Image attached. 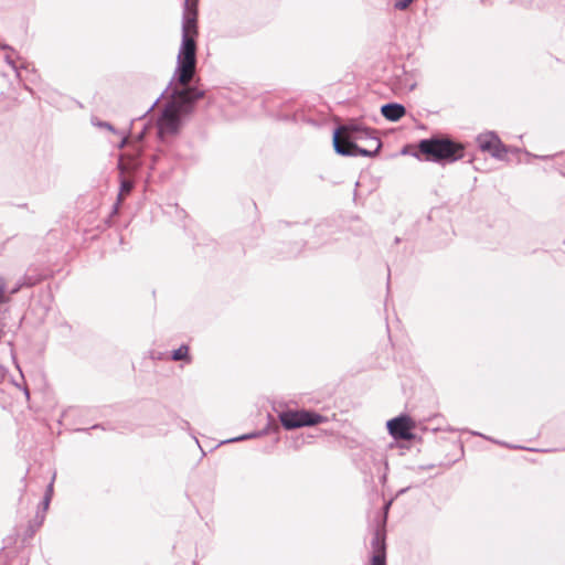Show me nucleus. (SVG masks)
<instances>
[{"label": "nucleus", "instance_id": "10", "mask_svg": "<svg viewBox=\"0 0 565 565\" xmlns=\"http://www.w3.org/2000/svg\"><path fill=\"white\" fill-rule=\"evenodd\" d=\"M171 359L173 361H190L189 356V347L185 344H182L177 350L172 351Z\"/></svg>", "mask_w": 565, "mask_h": 565}, {"label": "nucleus", "instance_id": "12", "mask_svg": "<svg viewBox=\"0 0 565 565\" xmlns=\"http://www.w3.org/2000/svg\"><path fill=\"white\" fill-rule=\"evenodd\" d=\"M395 10H406L414 0H392Z\"/></svg>", "mask_w": 565, "mask_h": 565}, {"label": "nucleus", "instance_id": "6", "mask_svg": "<svg viewBox=\"0 0 565 565\" xmlns=\"http://www.w3.org/2000/svg\"><path fill=\"white\" fill-rule=\"evenodd\" d=\"M386 426L390 435L396 440H411L414 437L412 433L414 423L407 415L390 419Z\"/></svg>", "mask_w": 565, "mask_h": 565}, {"label": "nucleus", "instance_id": "2", "mask_svg": "<svg viewBox=\"0 0 565 565\" xmlns=\"http://www.w3.org/2000/svg\"><path fill=\"white\" fill-rule=\"evenodd\" d=\"M382 147L374 129L359 120H350L340 125L333 132V148L341 156H362L372 158Z\"/></svg>", "mask_w": 565, "mask_h": 565}, {"label": "nucleus", "instance_id": "21", "mask_svg": "<svg viewBox=\"0 0 565 565\" xmlns=\"http://www.w3.org/2000/svg\"><path fill=\"white\" fill-rule=\"evenodd\" d=\"M189 426V422L183 420V425H181V428H186Z\"/></svg>", "mask_w": 565, "mask_h": 565}, {"label": "nucleus", "instance_id": "23", "mask_svg": "<svg viewBox=\"0 0 565 565\" xmlns=\"http://www.w3.org/2000/svg\"><path fill=\"white\" fill-rule=\"evenodd\" d=\"M361 147H370V142H362Z\"/></svg>", "mask_w": 565, "mask_h": 565}, {"label": "nucleus", "instance_id": "22", "mask_svg": "<svg viewBox=\"0 0 565 565\" xmlns=\"http://www.w3.org/2000/svg\"><path fill=\"white\" fill-rule=\"evenodd\" d=\"M189 426V422L183 420V425H181V428H186Z\"/></svg>", "mask_w": 565, "mask_h": 565}, {"label": "nucleus", "instance_id": "13", "mask_svg": "<svg viewBox=\"0 0 565 565\" xmlns=\"http://www.w3.org/2000/svg\"><path fill=\"white\" fill-rule=\"evenodd\" d=\"M260 435H262V433L245 434V435H242V436H238V437H235V438H231V439L226 440L225 443H235V441L247 440V439H252V438L258 437Z\"/></svg>", "mask_w": 565, "mask_h": 565}, {"label": "nucleus", "instance_id": "19", "mask_svg": "<svg viewBox=\"0 0 565 565\" xmlns=\"http://www.w3.org/2000/svg\"><path fill=\"white\" fill-rule=\"evenodd\" d=\"M159 99H160V98H157V99L153 102V104L149 107L148 111H151V110L154 108V106L158 104Z\"/></svg>", "mask_w": 565, "mask_h": 565}, {"label": "nucleus", "instance_id": "20", "mask_svg": "<svg viewBox=\"0 0 565 565\" xmlns=\"http://www.w3.org/2000/svg\"><path fill=\"white\" fill-rule=\"evenodd\" d=\"M189 426V422L183 420V425H181V428H186Z\"/></svg>", "mask_w": 565, "mask_h": 565}, {"label": "nucleus", "instance_id": "5", "mask_svg": "<svg viewBox=\"0 0 565 565\" xmlns=\"http://www.w3.org/2000/svg\"><path fill=\"white\" fill-rule=\"evenodd\" d=\"M477 141L482 151L490 152L493 158L499 160H504L505 154L510 151V148L492 131L480 134Z\"/></svg>", "mask_w": 565, "mask_h": 565}, {"label": "nucleus", "instance_id": "17", "mask_svg": "<svg viewBox=\"0 0 565 565\" xmlns=\"http://www.w3.org/2000/svg\"><path fill=\"white\" fill-rule=\"evenodd\" d=\"M53 482H54V478L52 479V481L49 483L47 488H46V491H45V495H49L52 498L53 495Z\"/></svg>", "mask_w": 565, "mask_h": 565}, {"label": "nucleus", "instance_id": "9", "mask_svg": "<svg viewBox=\"0 0 565 565\" xmlns=\"http://www.w3.org/2000/svg\"><path fill=\"white\" fill-rule=\"evenodd\" d=\"M134 184L135 183L131 179L122 178L120 180V191L118 194L117 203L114 206V212H117L122 198L131 192V190L134 189Z\"/></svg>", "mask_w": 565, "mask_h": 565}, {"label": "nucleus", "instance_id": "1", "mask_svg": "<svg viewBox=\"0 0 565 565\" xmlns=\"http://www.w3.org/2000/svg\"><path fill=\"white\" fill-rule=\"evenodd\" d=\"M198 2L199 0H184L182 39L173 74V81L181 85V87L172 88V100L166 106L158 119L160 138H163L164 135L178 134L181 126V116L190 114L196 100L204 97V90L190 85L196 68V39L199 36Z\"/></svg>", "mask_w": 565, "mask_h": 565}, {"label": "nucleus", "instance_id": "7", "mask_svg": "<svg viewBox=\"0 0 565 565\" xmlns=\"http://www.w3.org/2000/svg\"><path fill=\"white\" fill-rule=\"evenodd\" d=\"M375 554L371 558V565H386L384 535L376 531L372 540Z\"/></svg>", "mask_w": 565, "mask_h": 565}, {"label": "nucleus", "instance_id": "16", "mask_svg": "<svg viewBox=\"0 0 565 565\" xmlns=\"http://www.w3.org/2000/svg\"><path fill=\"white\" fill-rule=\"evenodd\" d=\"M51 497L50 494L49 495H44L43 498V501H42V504H43V510L46 511L49 505H50V502H51Z\"/></svg>", "mask_w": 565, "mask_h": 565}, {"label": "nucleus", "instance_id": "18", "mask_svg": "<svg viewBox=\"0 0 565 565\" xmlns=\"http://www.w3.org/2000/svg\"><path fill=\"white\" fill-rule=\"evenodd\" d=\"M326 227H328V225H327V224H320V225H318V226H317V232H318L319 234H322V233L324 232V228H326Z\"/></svg>", "mask_w": 565, "mask_h": 565}, {"label": "nucleus", "instance_id": "24", "mask_svg": "<svg viewBox=\"0 0 565 565\" xmlns=\"http://www.w3.org/2000/svg\"><path fill=\"white\" fill-rule=\"evenodd\" d=\"M118 168L121 170V172H124V167L121 163L118 164Z\"/></svg>", "mask_w": 565, "mask_h": 565}, {"label": "nucleus", "instance_id": "14", "mask_svg": "<svg viewBox=\"0 0 565 565\" xmlns=\"http://www.w3.org/2000/svg\"><path fill=\"white\" fill-rule=\"evenodd\" d=\"M92 122H93L94 126H97V127H100V128H105V129H108V130L115 132V128L113 127V125L107 122V121H102V120H98L96 118H93Z\"/></svg>", "mask_w": 565, "mask_h": 565}, {"label": "nucleus", "instance_id": "8", "mask_svg": "<svg viewBox=\"0 0 565 565\" xmlns=\"http://www.w3.org/2000/svg\"><path fill=\"white\" fill-rule=\"evenodd\" d=\"M381 114L390 121H398L406 114V108L398 103H387L382 105Z\"/></svg>", "mask_w": 565, "mask_h": 565}, {"label": "nucleus", "instance_id": "15", "mask_svg": "<svg viewBox=\"0 0 565 565\" xmlns=\"http://www.w3.org/2000/svg\"><path fill=\"white\" fill-rule=\"evenodd\" d=\"M22 287L23 282H19L13 288L9 289V301L11 300V297L18 294Z\"/></svg>", "mask_w": 565, "mask_h": 565}, {"label": "nucleus", "instance_id": "11", "mask_svg": "<svg viewBox=\"0 0 565 565\" xmlns=\"http://www.w3.org/2000/svg\"><path fill=\"white\" fill-rule=\"evenodd\" d=\"M9 302V287L6 278L0 275V306Z\"/></svg>", "mask_w": 565, "mask_h": 565}, {"label": "nucleus", "instance_id": "3", "mask_svg": "<svg viewBox=\"0 0 565 565\" xmlns=\"http://www.w3.org/2000/svg\"><path fill=\"white\" fill-rule=\"evenodd\" d=\"M418 149L434 162H455L463 157V146L448 138L423 139Z\"/></svg>", "mask_w": 565, "mask_h": 565}, {"label": "nucleus", "instance_id": "4", "mask_svg": "<svg viewBox=\"0 0 565 565\" xmlns=\"http://www.w3.org/2000/svg\"><path fill=\"white\" fill-rule=\"evenodd\" d=\"M279 420L285 429L292 430L327 423L328 418L313 411L298 409L279 413Z\"/></svg>", "mask_w": 565, "mask_h": 565}]
</instances>
